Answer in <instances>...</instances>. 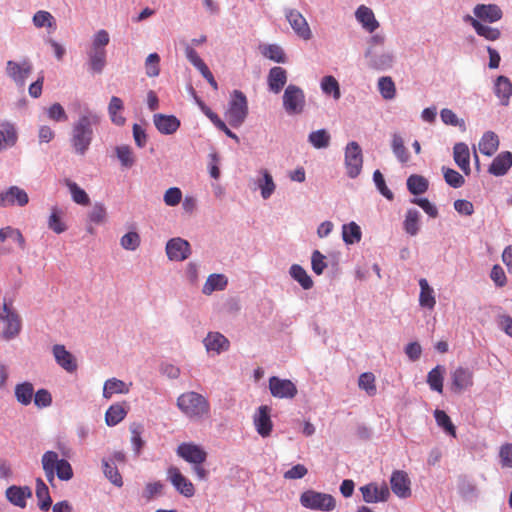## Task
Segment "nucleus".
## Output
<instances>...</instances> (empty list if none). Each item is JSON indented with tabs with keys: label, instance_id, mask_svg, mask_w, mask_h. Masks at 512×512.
I'll use <instances>...</instances> for the list:
<instances>
[{
	"label": "nucleus",
	"instance_id": "49",
	"mask_svg": "<svg viewBox=\"0 0 512 512\" xmlns=\"http://www.w3.org/2000/svg\"><path fill=\"white\" fill-rule=\"evenodd\" d=\"M331 136L326 129L312 131L308 135V142L316 149H325L329 146Z\"/></svg>",
	"mask_w": 512,
	"mask_h": 512
},
{
	"label": "nucleus",
	"instance_id": "45",
	"mask_svg": "<svg viewBox=\"0 0 512 512\" xmlns=\"http://www.w3.org/2000/svg\"><path fill=\"white\" fill-rule=\"evenodd\" d=\"M15 397L20 404L24 406L30 405L34 397L33 384L27 381L17 384L15 386Z\"/></svg>",
	"mask_w": 512,
	"mask_h": 512
},
{
	"label": "nucleus",
	"instance_id": "44",
	"mask_svg": "<svg viewBox=\"0 0 512 512\" xmlns=\"http://www.w3.org/2000/svg\"><path fill=\"white\" fill-rule=\"evenodd\" d=\"M289 274L304 290L313 287V280L301 265L293 264L289 269Z\"/></svg>",
	"mask_w": 512,
	"mask_h": 512
},
{
	"label": "nucleus",
	"instance_id": "50",
	"mask_svg": "<svg viewBox=\"0 0 512 512\" xmlns=\"http://www.w3.org/2000/svg\"><path fill=\"white\" fill-rule=\"evenodd\" d=\"M378 91L383 99L392 100L396 96V87L390 76H382L378 79Z\"/></svg>",
	"mask_w": 512,
	"mask_h": 512
},
{
	"label": "nucleus",
	"instance_id": "27",
	"mask_svg": "<svg viewBox=\"0 0 512 512\" xmlns=\"http://www.w3.org/2000/svg\"><path fill=\"white\" fill-rule=\"evenodd\" d=\"M267 83L269 91L274 94L280 93L287 83V71L280 66L272 67L267 76Z\"/></svg>",
	"mask_w": 512,
	"mask_h": 512
},
{
	"label": "nucleus",
	"instance_id": "16",
	"mask_svg": "<svg viewBox=\"0 0 512 512\" xmlns=\"http://www.w3.org/2000/svg\"><path fill=\"white\" fill-rule=\"evenodd\" d=\"M167 475L171 484L180 494L188 498L194 495L195 489L192 482L187 479L177 467H169Z\"/></svg>",
	"mask_w": 512,
	"mask_h": 512
},
{
	"label": "nucleus",
	"instance_id": "24",
	"mask_svg": "<svg viewBox=\"0 0 512 512\" xmlns=\"http://www.w3.org/2000/svg\"><path fill=\"white\" fill-rule=\"evenodd\" d=\"M452 388L456 392H461L473 385V372L464 367H458L451 373Z\"/></svg>",
	"mask_w": 512,
	"mask_h": 512
},
{
	"label": "nucleus",
	"instance_id": "8",
	"mask_svg": "<svg viewBox=\"0 0 512 512\" xmlns=\"http://www.w3.org/2000/svg\"><path fill=\"white\" fill-rule=\"evenodd\" d=\"M364 57L367 61L368 68L376 71H387L391 69L396 62V56L393 51H378L373 47L366 49Z\"/></svg>",
	"mask_w": 512,
	"mask_h": 512
},
{
	"label": "nucleus",
	"instance_id": "18",
	"mask_svg": "<svg viewBox=\"0 0 512 512\" xmlns=\"http://www.w3.org/2000/svg\"><path fill=\"white\" fill-rule=\"evenodd\" d=\"M410 479L406 472L396 470L390 477L392 492L399 498H407L411 495Z\"/></svg>",
	"mask_w": 512,
	"mask_h": 512
},
{
	"label": "nucleus",
	"instance_id": "41",
	"mask_svg": "<svg viewBox=\"0 0 512 512\" xmlns=\"http://www.w3.org/2000/svg\"><path fill=\"white\" fill-rule=\"evenodd\" d=\"M36 497L38 506L42 511H48L52 505L49 488L41 478L36 479Z\"/></svg>",
	"mask_w": 512,
	"mask_h": 512
},
{
	"label": "nucleus",
	"instance_id": "39",
	"mask_svg": "<svg viewBox=\"0 0 512 512\" xmlns=\"http://www.w3.org/2000/svg\"><path fill=\"white\" fill-rule=\"evenodd\" d=\"M498 146V136L492 131L485 132L478 144L480 152L486 156H491L494 154V152L498 149Z\"/></svg>",
	"mask_w": 512,
	"mask_h": 512
},
{
	"label": "nucleus",
	"instance_id": "53",
	"mask_svg": "<svg viewBox=\"0 0 512 512\" xmlns=\"http://www.w3.org/2000/svg\"><path fill=\"white\" fill-rule=\"evenodd\" d=\"M321 90L326 95H331L335 100L341 97L340 86L335 77L328 75L321 79Z\"/></svg>",
	"mask_w": 512,
	"mask_h": 512
},
{
	"label": "nucleus",
	"instance_id": "34",
	"mask_svg": "<svg viewBox=\"0 0 512 512\" xmlns=\"http://www.w3.org/2000/svg\"><path fill=\"white\" fill-rule=\"evenodd\" d=\"M420 217L421 214L417 209L409 208L407 210L403 222V229L408 235L415 236L419 233L421 228Z\"/></svg>",
	"mask_w": 512,
	"mask_h": 512
},
{
	"label": "nucleus",
	"instance_id": "2",
	"mask_svg": "<svg viewBox=\"0 0 512 512\" xmlns=\"http://www.w3.org/2000/svg\"><path fill=\"white\" fill-rule=\"evenodd\" d=\"M110 42L109 33L98 30L91 38V44L87 50L88 70L93 74H101L107 63L106 46Z\"/></svg>",
	"mask_w": 512,
	"mask_h": 512
},
{
	"label": "nucleus",
	"instance_id": "1",
	"mask_svg": "<svg viewBox=\"0 0 512 512\" xmlns=\"http://www.w3.org/2000/svg\"><path fill=\"white\" fill-rule=\"evenodd\" d=\"M100 117L97 113L85 109L72 124L70 132V145L76 155L84 156L94 139V129L99 125Z\"/></svg>",
	"mask_w": 512,
	"mask_h": 512
},
{
	"label": "nucleus",
	"instance_id": "5",
	"mask_svg": "<svg viewBox=\"0 0 512 512\" xmlns=\"http://www.w3.org/2000/svg\"><path fill=\"white\" fill-rule=\"evenodd\" d=\"M229 124L234 127H240L248 116V101L246 95L240 90H234L228 103V109L225 114Z\"/></svg>",
	"mask_w": 512,
	"mask_h": 512
},
{
	"label": "nucleus",
	"instance_id": "52",
	"mask_svg": "<svg viewBox=\"0 0 512 512\" xmlns=\"http://www.w3.org/2000/svg\"><path fill=\"white\" fill-rule=\"evenodd\" d=\"M407 189L413 195H420L427 191L428 181L420 175L413 174L407 179Z\"/></svg>",
	"mask_w": 512,
	"mask_h": 512
},
{
	"label": "nucleus",
	"instance_id": "59",
	"mask_svg": "<svg viewBox=\"0 0 512 512\" xmlns=\"http://www.w3.org/2000/svg\"><path fill=\"white\" fill-rule=\"evenodd\" d=\"M434 417L438 426L442 427L448 434L455 436V426L452 424L450 417L445 411L436 409Z\"/></svg>",
	"mask_w": 512,
	"mask_h": 512
},
{
	"label": "nucleus",
	"instance_id": "19",
	"mask_svg": "<svg viewBox=\"0 0 512 512\" xmlns=\"http://www.w3.org/2000/svg\"><path fill=\"white\" fill-rule=\"evenodd\" d=\"M286 18L294 32L303 40H309L312 37L311 30L303 15L296 10L286 12Z\"/></svg>",
	"mask_w": 512,
	"mask_h": 512
},
{
	"label": "nucleus",
	"instance_id": "40",
	"mask_svg": "<svg viewBox=\"0 0 512 512\" xmlns=\"http://www.w3.org/2000/svg\"><path fill=\"white\" fill-rule=\"evenodd\" d=\"M391 149L394 156L400 163L406 164L409 162L410 154L407 148L405 147L404 140L400 134L394 133L392 135Z\"/></svg>",
	"mask_w": 512,
	"mask_h": 512
},
{
	"label": "nucleus",
	"instance_id": "9",
	"mask_svg": "<svg viewBox=\"0 0 512 512\" xmlns=\"http://www.w3.org/2000/svg\"><path fill=\"white\" fill-rule=\"evenodd\" d=\"M344 165L347 176L351 179L358 177L363 167V153L356 141L349 142L344 151Z\"/></svg>",
	"mask_w": 512,
	"mask_h": 512
},
{
	"label": "nucleus",
	"instance_id": "62",
	"mask_svg": "<svg viewBox=\"0 0 512 512\" xmlns=\"http://www.w3.org/2000/svg\"><path fill=\"white\" fill-rule=\"evenodd\" d=\"M311 268L316 275H321L327 268L326 256L319 250H314L311 255Z\"/></svg>",
	"mask_w": 512,
	"mask_h": 512
},
{
	"label": "nucleus",
	"instance_id": "64",
	"mask_svg": "<svg viewBox=\"0 0 512 512\" xmlns=\"http://www.w3.org/2000/svg\"><path fill=\"white\" fill-rule=\"evenodd\" d=\"M160 56L157 53H151L145 60V69L148 77H156L160 73Z\"/></svg>",
	"mask_w": 512,
	"mask_h": 512
},
{
	"label": "nucleus",
	"instance_id": "43",
	"mask_svg": "<svg viewBox=\"0 0 512 512\" xmlns=\"http://www.w3.org/2000/svg\"><path fill=\"white\" fill-rule=\"evenodd\" d=\"M261 54L276 63H286L287 58L281 46L277 44H265L259 47Z\"/></svg>",
	"mask_w": 512,
	"mask_h": 512
},
{
	"label": "nucleus",
	"instance_id": "46",
	"mask_svg": "<svg viewBox=\"0 0 512 512\" xmlns=\"http://www.w3.org/2000/svg\"><path fill=\"white\" fill-rule=\"evenodd\" d=\"M445 367L437 365L427 375V383L431 390L438 393L443 392V380H444Z\"/></svg>",
	"mask_w": 512,
	"mask_h": 512
},
{
	"label": "nucleus",
	"instance_id": "25",
	"mask_svg": "<svg viewBox=\"0 0 512 512\" xmlns=\"http://www.w3.org/2000/svg\"><path fill=\"white\" fill-rule=\"evenodd\" d=\"M203 344L208 353L214 352L216 354L227 351L230 346L229 340L219 332H209L204 338Z\"/></svg>",
	"mask_w": 512,
	"mask_h": 512
},
{
	"label": "nucleus",
	"instance_id": "60",
	"mask_svg": "<svg viewBox=\"0 0 512 512\" xmlns=\"http://www.w3.org/2000/svg\"><path fill=\"white\" fill-rule=\"evenodd\" d=\"M442 171H443V176H444L445 182L449 186H451L453 188H460L464 184V182H465L464 177L456 170H454L452 168L443 167Z\"/></svg>",
	"mask_w": 512,
	"mask_h": 512
},
{
	"label": "nucleus",
	"instance_id": "48",
	"mask_svg": "<svg viewBox=\"0 0 512 512\" xmlns=\"http://www.w3.org/2000/svg\"><path fill=\"white\" fill-rule=\"evenodd\" d=\"M122 110L123 101L117 96H112L108 105V114L110 116L112 123H114L115 125L122 126L125 124V117L118 114V112Z\"/></svg>",
	"mask_w": 512,
	"mask_h": 512
},
{
	"label": "nucleus",
	"instance_id": "26",
	"mask_svg": "<svg viewBox=\"0 0 512 512\" xmlns=\"http://www.w3.org/2000/svg\"><path fill=\"white\" fill-rule=\"evenodd\" d=\"M493 91L502 106L509 105L512 96V82L508 77L498 76L494 81Z\"/></svg>",
	"mask_w": 512,
	"mask_h": 512
},
{
	"label": "nucleus",
	"instance_id": "10",
	"mask_svg": "<svg viewBox=\"0 0 512 512\" xmlns=\"http://www.w3.org/2000/svg\"><path fill=\"white\" fill-rule=\"evenodd\" d=\"M32 69V63L26 58L20 62L8 60L6 62L5 73L18 88L23 89Z\"/></svg>",
	"mask_w": 512,
	"mask_h": 512
},
{
	"label": "nucleus",
	"instance_id": "54",
	"mask_svg": "<svg viewBox=\"0 0 512 512\" xmlns=\"http://www.w3.org/2000/svg\"><path fill=\"white\" fill-rule=\"evenodd\" d=\"M62 210L54 206L51 208V214L48 218V227L56 234H61L67 230L66 224L61 219Z\"/></svg>",
	"mask_w": 512,
	"mask_h": 512
},
{
	"label": "nucleus",
	"instance_id": "22",
	"mask_svg": "<svg viewBox=\"0 0 512 512\" xmlns=\"http://www.w3.org/2000/svg\"><path fill=\"white\" fill-rule=\"evenodd\" d=\"M56 363L69 373L77 369L75 357L65 348L64 345L56 344L52 348Z\"/></svg>",
	"mask_w": 512,
	"mask_h": 512
},
{
	"label": "nucleus",
	"instance_id": "6",
	"mask_svg": "<svg viewBox=\"0 0 512 512\" xmlns=\"http://www.w3.org/2000/svg\"><path fill=\"white\" fill-rule=\"evenodd\" d=\"M300 504L310 510L330 512L336 507V501L330 494L315 490H306L300 495Z\"/></svg>",
	"mask_w": 512,
	"mask_h": 512
},
{
	"label": "nucleus",
	"instance_id": "13",
	"mask_svg": "<svg viewBox=\"0 0 512 512\" xmlns=\"http://www.w3.org/2000/svg\"><path fill=\"white\" fill-rule=\"evenodd\" d=\"M363 500L366 503L385 502L390 496V491L386 483L381 485L371 482L360 487Z\"/></svg>",
	"mask_w": 512,
	"mask_h": 512
},
{
	"label": "nucleus",
	"instance_id": "14",
	"mask_svg": "<svg viewBox=\"0 0 512 512\" xmlns=\"http://www.w3.org/2000/svg\"><path fill=\"white\" fill-rule=\"evenodd\" d=\"M166 254L171 261H184L191 254L190 243L180 237L172 238L166 244Z\"/></svg>",
	"mask_w": 512,
	"mask_h": 512
},
{
	"label": "nucleus",
	"instance_id": "61",
	"mask_svg": "<svg viewBox=\"0 0 512 512\" xmlns=\"http://www.w3.org/2000/svg\"><path fill=\"white\" fill-rule=\"evenodd\" d=\"M358 385L365 390L368 395L372 396L376 393L375 376L373 373L365 372L359 376Z\"/></svg>",
	"mask_w": 512,
	"mask_h": 512
},
{
	"label": "nucleus",
	"instance_id": "58",
	"mask_svg": "<svg viewBox=\"0 0 512 512\" xmlns=\"http://www.w3.org/2000/svg\"><path fill=\"white\" fill-rule=\"evenodd\" d=\"M116 155L123 167L130 168L135 163L133 152L127 145L117 146Z\"/></svg>",
	"mask_w": 512,
	"mask_h": 512
},
{
	"label": "nucleus",
	"instance_id": "55",
	"mask_svg": "<svg viewBox=\"0 0 512 512\" xmlns=\"http://www.w3.org/2000/svg\"><path fill=\"white\" fill-rule=\"evenodd\" d=\"M8 238L13 239L19 245L20 248H25L26 241L19 229L13 228L11 226L1 228L0 241L4 242Z\"/></svg>",
	"mask_w": 512,
	"mask_h": 512
},
{
	"label": "nucleus",
	"instance_id": "11",
	"mask_svg": "<svg viewBox=\"0 0 512 512\" xmlns=\"http://www.w3.org/2000/svg\"><path fill=\"white\" fill-rule=\"evenodd\" d=\"M29 202L26 191L18 186H10L0 191V208L11 206L24 207Z\"/></svg>",
	"mask_w": 512,
	"mask_h": 512
},
{
	"label": "nucleus",
	"instance_id": "21",
	"mask_svg": "<svg viewBox=\"0 0 512 512\" xmlns=\"http://www.w3.org/2000/svg\"><path fill=\"white\" fill-rule=\"evenodd\" d=\"M153 122L157 130L164 135L174 134L180 127V120L174 115L154 114Z\"/></svg>",
	"mask_w": 512,
	"mask_h": 512
},
{
	"label": "nucleus",
	"instance_id": "33",
	"mask_svg": "<svg viewBox=\"0 0 512 512\" xmlns=\"http://www.w3.org/2000/svg\"><path fill=\"white\" fill-rule=\"evenodd\" d=\"M420 294L419 305L422 308L432 310L436 305V298L434 289L429 285L425 278L419 280Z\"/></svg>",
	"mask_w": 512,
	"mask_h": 512
},
{
	"label": "nucleus",
	"instance_id": "30",
	"mask_svg": "<svg viewBox=\"0 0 512 512\" xmlns=\"http://www.w3.org/2000/svg\"><path fill=\"white\" fill-rule=\"evenodd\" d=\"M475 19L485 22H496L502 17L501 9L495 4H478L474 8Z\"/></svg>",
	"mask_w": 512,
	"mask_h": 512
},
{
	"label": "nucleus",
	"instance_id": "28",
	"mask_svg": "<svg viewBox=\"0 0 512 512\" xmlns=\"http://www.w3.org/2000/svg\"><path fill=\"white\" fill-rule=\"evenodd\" d=\"M32 496V491L28 486L12 485L6 490L7 500L20 508L26 507V500Z\"/></svg>",
	"mask_w": 512,
	"mask_h": 512
},
{
	"label": "nucleus",
	"instance_id": "56",
	"mask_svg": "<svg viewBox=\"0 0 512 512\" xmlns=\"http://www.w3.org/2000/svg\"><path fill=\"white\" fill-rule=\"evenodd\" d=\"M458 491L460 495L465 499L472 501L477 498V488L472 481L466 477H462L458 482Z\"/></svg>",
	"mask_w": 512,
	"mask_h": 512
},
{
	"label": "nucleus",
	"instance_id": "32",
	"mask_svg": "<svg viewBox=\"0 0 512 512\" xmlns=\"http://www.w3.org/2000/svg\"><path fill=\"white\" fill-rule=\"evenodd\" d=\"M127 413L128 408L125 402L112 404L105 413V422L107 426H116L126 417Z\"/></svg>",
	"mask_w": 512,
	"mask_h": 512
},
{
	"label": "nucleus",
	"instance_id": "51",
	"mask_svg": "<svg viewBox=\"0 0 512 512\" xmlns=\"http://www.w3.org/2000/svg\"><path fill=\"white\" fill-rule=\"evenodd\" d=\"M103 472L105 477L115 486L121 487L123 486L122 476L118 471L116 465H114L113 461L107 460L104 458L102 460Z\"/></svg>",
	"mask_w": 512,
	"mask_h": 512
},
{
	"label": "nucleus",
	"instance_id": "31",
	"mask_svg": "<svg viewBox=\"0 0 512 512\" xmlns=\"http://www.w3.org/2000/svg\"><path fill=\"white\" fill-rule=\"evenodd\" d=\"M512 166V153L504 151L498 154L489 166V173L494 176H503Z\"/></svg>",
	"mask_w": 512,
	"mask_h": 512
},
{
	"label": "nucleus",
	"instance_id": "15",
	"mask_svg": "<svg viewBox=\"0 0 512 512\" xmlns=\"http://www.w3.org/2000/svg\"><path fill=\"white\" fill-rule=\"evenodd\" d=\"M179 457L194 465H200L206 461L207 453L193 443H181L176 450Z\"/></svg>",
	"mask_w": 512,
	"mask_h": 512
},
{
	"label": "nucleus",
	"instance_id": "38",
	"mask_svg": "<svg viewBox=\"0 0 512 512\" xmlns=\"http://www.w3.org/2000/svg\"><path fill=\"white\" fill-rule=\"evenodd\" d=\"M227 284H228V279L225 275L211 274L208 276V278L203 286L202 292L205 295H210L214 291L224 290L226 288Z\"/></svg>",
	"mask_w": 512,
	"mask_h": 512
},
{
	"label": "nucleus",
	"instance_id": "23",
	"mask_svg": "<svg viewBox=\"0 0 512 512\" xmlns=\"http://www.w3.org/2000/svg\"><path fill=\"white\" fill-rule=\"evenodd\" d=\"M48 458L52 460V466L56 471V476L61 481H69L73 478V469L71 464L66 459H60L55 451H46Z\"/></svg>",
	"mask_w": 512,
	"mask_h": 512
},
{
	"label": "nucleus",
	"instance_id": "3",
	"mask_svg": "<svg viewBox=\"0 0 512 512\" xmlns=\"http://www.w3.org/2000/svg\"><path fill=\"white\" fill-rule=\"evenodd\" d=\"M177 407L185 416L195 421L207 418L210 413L209 401L194 391L181 394L177 398Z\"/></svg>",
	"mask_w": 512,
	"mask_h": 512
},
{
	"label": "nucleus",
	"instance_id": "47",
	"mask_svg": "<svg viewBox=\"0 0 512 512\" xmlns=\"http://www.w3.org/2000/svg\"><path fill=\"white\" fill-rule=\"evenodd\" d=\"M361 237L362 232L360 226L355 222H350L342 226V238L346 244L352 245L358 243Z\"/></svg>",
	"mask_w": 512,
	"mask_h": 512
},
{
	"label": "nucleus",
	"instance_id": "36",
	"mask_svg": "<svg viewBox=\"0 0 512 512\" xmlns=\"http://www.w3.org/2000/svg\"><path fill=\"white\" fill-rule=\"evenodd\" d=\"M465 21L470 22L476 33L480 36H483L487 40L494 41L500 37V31L498 29L484 25L479 20L473 18L470 15L465 17Z\"/></svg>",
	"mask_w": 512,
	"mask_h": 512
},
{
	"label": "nucleus",
	"instance_id": "37",
	"mask_svg": "<svg viewBox=\"0 0 512 512\" xmlns=\"http://www.w3.org/2000/svg\"><path fill=\"white\" fill-rule=\"evenodd\" d=\"M261 178L257 180V186L260 189L261 197L264 200L269 199L276 189L272 175L268 170L262 169L260 171Z\"/></svg>",
	"mask_w": 512,
	"mask_h": 512
},
{
	"label": "nucleus",
	"instance_id": "12",
	"mask_svg": "<svg viewBox=\"0 0 512 512\" xmlns=\"http://www.w3.org/2000/svg\"><path fill=\"white\" fill-rule=\"evenodd\" d=\"M269 390L272 396L280 399H292L297 394V387L291 380L277 376L269 379Z\"/></svg>",
	"mask_w": 512,
	"mask_h": 512
},
{
	"label": "nucleus",
	"instance_id": "29",
	"mask_svg": "<svg viewBox=\"0 0 512 512\" xmlns=\"http://www.w3.org/2000/svg\"><path fill=\"white\" fill-rule=\"evenodd\" d=\"M453 158L456 165L463 171L465 175H469L470 169V151L464 142H458L453 147Z\"/></svg>",
	"mask_w": 512,
	"mask_h": 512
},
{
	"label": "nucleus",
	"instance_id": "57",
	"mask_svg": "<svg viewBox=\"0 0 512 512\" xmlns=\"http://www.w3.org/2000/svg\"><path fill=\"white\" fill-rule=\"evenodd\" d=\"M66 186L68 187L73 201L80 205H88L90 202L88 194L79 187L75 182L66 180Z\"/></svg>",
	"mask_w": 512,
	"mask_h": 512
},
{
	"label": "nucleus",
	"instance_id": "42",
	"mask_svg": "<svg viewBox=\"0 0 512 512\" xmlns=\"http://www.w3.org/2000/svg\"><path fill=\"white\" fill-rule=\"evenodd\" d=\"M129 388L126 383L117 378L108 379L103 386V397L110 399L114 394H127Z\"/></svg>",
	"mask_w": 512,
	"mask_h": 512
},
{
	"label": "nucleus",
	"instance_id": "63",
	"mask_svg": "<svg viewBox=\"0 0 512 512\" xmlns=\"http://www.w3.org/2000/svg\"><path fill=\"white\" fill-rule=\"evenodd\" d=\"M120 244L125 250L135 251L140 245V236L137 232L130 231L121 237Z\"/></svg>",
	"mask_w": 512,
	"mask_h": 512
},
{
	"label": "nucleus",
	"instance_id": "7",
	"mask_svg": "<svg viewBox=\"0 0 512 512\" xmlns=\"http://www.w3.org/2000/svg\"><path fill=\"white\" fill-rule=\"evenodd\" d=\"M283 109L288 115L301 114L306 106V95L302 88L289 84L282 96Z\"/></svg>",
	"mask_w": 512,
	"mask_h": 512
},
{
	"label": "nucleus",
	"instance_id": "20",
	"mask_svg": "<svg viewBox=\"0 0 512 512\" xmlns=\"http://www.w3.org/2000/svg\"><path fill=\"white\" fill-rule=\"evenodd\" d=\"M18 132L14 123L4 121L0 123V153L6 151L17 143Z\"/></svg>",
	"mask_w": 512,
	"mask_h": 512
},
{
	"label": "nucleus",
	"instance_id": "35",
	"mask_svg": "<svg viewBox=\"0 0 512 512\" xmlns=\"http://www.w3.org/2000/svg\"><path fill=\"white\" fill-rule=\"evenodd\" d=\"M356 19L362 24L363 28L368 32H373L379 26L372 10L364 5L360 6L356 11Z\"/></svg>",
	"mask_w": 512,
	"mask_h": 512
},
{
	"label": "nucleus",
	"instance_id": "17",
	"mask_svg": "<svg viewBox=\"0 0 512 512\" xmlns=\"http://www.w3.org/2000/svg\"><path fill=\"white\" fill-rule=\"evenodd\" d=\"M253 423L257 433L266 438L270 436L273 423L270 417V408L266 405L260 406L254 414Z\"/></svg>",
	"mask_w": 512,
	"mask_h": 512
},
{
	"label": "nucleus",
	"instance_id": "4",
	"mask_svg": "<svg viewBox=\"0 0 512 512\" xmlns=\"http://www.w3.org/2000/svg\"><path fill=\"white\" fill-rule=\"evenodd\" d=\"M0 321L3 323L1 336L4 340L10 341L18 337L22 330V318L17 310L4 299Z\"/></svg>",
	"mask_w": 512,
	"mask_h": 512
}]
</instances>
